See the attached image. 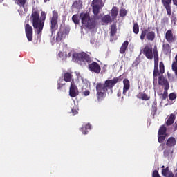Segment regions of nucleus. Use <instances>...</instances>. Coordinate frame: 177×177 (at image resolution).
Here are the masks:
<instances>
[{"instance_id": "nucleus-1", "label": "nucleus", "mask_w": 177, "mask_h": 177, "mask_svg": "<svg viewBox=\"0 0 177 177\" xmlns=\"http://www.w3.org/2000/svg\"><path fill=\"white\" fill-rule=\"evenodd\" d=\"M103 5L102 0H93L91 6L94 14L93 18H91L88 13L80 14V17L84 27H86L89 30H92V28L96 27V25L100 21V17L97 16V15L99 14V10L103 8Z\"/></svg>"}, {"instance_id": "nucleus-2", "label": "nucleus", "mask_w": 177, "mask_h": 177, "mask_svg": "<svg viewBox=\"0 0 177 177\" xmlns=\"http://www.w3.org/2000/svg\"><path fill=\"white\" fill-rule=\"evenodd\" d=\"M143 55L146 56L147 59L152 60L153 55L154 57V70H153V81H157V77L160 74H164L165 70L164 68V64L162 62L160 63V71H158V51L157 50V46H154L153 50L151 44H147L143 50Z\"/></svg>"}, {"instance_id": "nucleus-3", "label": "nucleus", "mask_w": 177, "mask_h": 177, "mask_svg": "<svg viewBox=\"0 0 177 177\" xmlns=\"http://www.w3.org/2000/svg\"><path fill=\"white\" fill-rule=\"evenodd\" d=\"M75 74L76 78L71 82L69 88V95L71 97L78 96V88L84 91V89H89L91 88V82L88 80L84 79L80 72H75Z\"/></svg>"}, {"instance_id": "nucleus-4", "label": "nucleus", "mask_w": 177, "mask_h": 177, "mask_svg": "<svg viewBox=\"0 0 177 177\" xmlns=\"http://www.w3.org/2000/svg\"><path fill=\"white\" fill-rule=\"evenodd\" d=\"M117 82H118V78L115 77L113 80L105 81L104 84L102 83H97L96 86V91L98 100L105 97L106 93L109 89L110 91L108 93L111 95V93H113V86H114Z\"/></svg>"}, {"instance_id": "nucleus-5", "label": "nucleus", "mask_w": 177, "mask_h": 177, "mask_svg": "<svg viewBox=\"0 0 177 177\" xmlns=\"http://www.w3.org/2000/svg\"><path fill=\"white\" fill-rule=\"evenodd\" d=\"M45 19H46V14L45 12L42 11L41 12V17L39 18V12H38V10H33L30 20L32 21V26L37 34H41L42 30H44Z\"/></svg>"}, {"instance_id": "nucleus-6", "label": "nucleus", "mask_w": 177, "mask_h": 177, "mask_svg": "<svg viewBox=\"0 0 177 177\" xmlns=\"http://www.w3.org/2000/svg\"><path fill=\"white\" fill-rule=\"evenodd\" d=\"M72 60L76 62H82L84 63V64L91 62V58L89 57V55L85 53H73Z\"/></svg>"}, {"instance_id": "nucleus-7", "label": "nucleus", "mask_w": 177, "mask_h": 177, "mask_svg": "<svg viewBox=\"0 0 177 177\" xmlns=\"http://www.w3.org/2000/svg\"><path fill=\"white\" fill-rule=\"evenodd\" d=\"M140 38L141 41H143L145 38H146L147 41H154V39L156 38V33L151 31L150 28H148L142 30Z\"/></svg>"}, {"instance_id": "nucleus-8", "label": "nucleus", "mask_w": 177, "mask_h": 177, "mask_svg": "<svg viewBox=\"0 0 177 177\" xmlns=\"http://www.w3.org/2000/svg\"><path fill=\"white\" fill-rule=\"evenodd\" d=\"M67 34H68V31L65 29H60L59 31L57 33L56 38H53L51 40L52 45H55V44L57 42H60V41H63L66 37H67Z\"/></svg>"}, {"instance_id": "nucleus-9", "label": "nucleus", "mask_w": 177, "mask_h": 177, "mask_svg": "<svg viewBox=\"0 0 177 177\" xmlns=\"http://www.w3.org/2000/svg\"><path fill=\"white\" fill-rule=\"evenodd\" d=\"M15 3L18 4L19 8L18 9V12L20 16H24L27 12V0H15Z\"/></svg>"}, {"instance_id": "nucleus-10", "label": "nucleus", "mask_w": 177, "mask_h": 177, "mask_svg": "<svg viewBox=\"0 0 177 177\" xmlns=\"http://www.w3.org/2000/svg\"><path fill=\"white\" fill-rule=\"evenodd\" d=\"M171 3L172 0H162V3L165 8L168 16H171V15H172V10L171 9ZM173 3L177 6V0H173Z\"/></svg>"}, {"instance_id": "nucleus-11", "label": "nucleus", "mask_w": 177, "mask_h": 177, "mask_svg": "<svg viewBox=\"0 0 177 177\" xmlns=\"http://www.w3.org/2000/svg\"><path fill=\"white\" fill-rule=\"evenodd\" d=\"M57 19H59V14H57V12L53 11V17L50 20V28L52 33H53V31H56L57 29Z\"/></svg>"}, {"instance_id": "nucleus-12", "label": "nucleus", "mask_w": 177, "mask_h": 177, "mask_svg": "<svg viewBox=\"0 0 177 177\" xmlns=\"http://www.w3.org/2000/svg\"><path fill=\"white\" fill-rule=\"evenodd\" d=\"M61 45V50L59 51V53L58 54V57L61 60H66L67 59V44H64V43L60 44Z\"/></svg>"}, {"instance_id": "nucleus-13", "label": "nucleus", "mask_w": 177, "mask_h": 177, "mask_svg": "<svg viewBox=\"0 0 177 177\" xmlns=\"http://www.w3.org/2000/svg\"><path fill=\"white\" fill-rule=\"evenodd\" d=\"M165 132H167V128L164 126H162L159 129L158 131V142L159 143H162L165 140Z\"/></svg>"}, {"instance_id": "nucleus-14", "label": "nucleus", "mask_w": 177, "mask_h": 177, "mask_svg": "<svg viewBox=\"0 0 177 177\" xmlns=\"http://www.w3.org/2000/svg\"><path fill=\"white\" fill-rule=\"evenodd\" d=\"M158 84L159 85L165 86V92H167L169 89V83H168V80H167L162 75H160L158 78Z\"/></svg>"}, {"instance_id": "nucleus-15", "label": "nucleus", "mask_w": 177, "mask_h": 177, "mask_svg": "<svg viewBox=\"0 0 177 177\" xmlns=\"http://www.w3.org/2000/svg\"><path fill=\"white\" fill-rule=\"evenodd\" d=\"M25 31L28 41H32V27L29 24H26L25 26Z\"/></svg>"}, {"instance_id": "nucleus-16", "label": "nucleus", "mask_w": 177, "mask_h": 177, "mask_svg": "<svg viewBox=\"0 0 177 177\" xmlns=\"http://www.w3.org/2000/svg\"><path fill=\"white\" fill-rule=\"evenodd\" d=\"M165 39L169 42V44H172L176 39V37L172 32V30H169L165 33Z\"/></svg>"}, {"instance_id": "nucleus-17", "label": "nucleus", "mask_w": 177, "mask_h": 177, "mask_svg": "<svg viewBox=\"0 0 177 177\" xmlns=\"http://www.w3.org/2000/svg\"><path fill=\"white\" fill-rule=\"evenodd\" d=\"M88 68L90 71L97 73V74H99V73H100V66H99L98 64L96 62H93L92 64H89Z\"/></svg>"}, {"instance_id": "nucleus-18", "label": "nucleus", "mask_w": 177, "mask_h": 177, "mask_svg": "<svg viewBox=\"0 0 177 177\" xmlns=\"http://www.w3.org/2000/svg\"><path fill=\"white\" fill-rule=\"evenodd\" d=\"M123 95H127V92H128V91H129V88H131L129 80H128V79H124L123 80Z\"/></svg>"}, {"instance_id": "nucleus-19", "label": "nucleus", "mask_w": 177, "mask_h": 177, "mask_svg": "<svg viewBox=\"0 0 177 177\" xmlns=\"http://www.w3.org/2000/svg\"><path fill=\"white\" fill-rule=\"evenodd\" d=\"M101 23L103 26H107L109 23H111V17L110 15H106L102 17Z\"/></svg>"}, {"instance_id": "nucleus-20", "label": "nucleus", "mask_w": 177, "mask_h": 177, "mask_svg": "<svg viewBox=\"0 0 177 177\" xmlns=\"http://www.w3.org/2000/svg\"><path fill=\"white\" fill-rule=\"evenodd\" d=\"M83 135H86L89 131H91V124L89 123L83 124L82 127L80 129Z\"/></svg>"}, {"instance_id": "nucleus-21", "label": "nucleus", "mask_w": 177, "mask_h": 177, "mask_svg": "<svg viewBox=\"0 0 177 177\" xmlns=\"http://www.w3.org/2000/svg\"><path fill=\"white\" fill-rule=\"evenodd\" d=\"M175 118H176V116H175L174 114L171 113L169 117H167V119L166 120V125H172V124H174V122H175Z\"/></svg>"}, {"instance_id": "nucleus-22", "label": "nucleus", "mask_w": 177, "mask_h": 177, "mask_svg": "<svg viewBox=\"0 0 177 177\" xmlns=\"http://www.w3.org/2000/svg\"><path fill=\"white\" fill-rule=\"evenodd\" d=\"M162 52L165 55H171V46L168 44H163Z\"/></svg>"}, {"instance_id": "nucleus-23", "label": "nucleus", "mask_w": 177, "mask_h": 177, "mask_svg": "<svg viewBox=\"0 0 177 177\" xmlns=\"http://www.w3.org/2000/svg\"><path fill=\"white\" fill-rule=\"evenodd\" d=\"M72 80L73 75H71V73H66L64 75V81H65V82H71Z\"/></svg>"}, {"instance_id": "nucleus-24", "label": "nucleus", "mask_w": 177, "mask_h": 177, "mask_svg": "<svg viewBox=\"0 0 177 177\" xmlns=\"http://www.w3.org/2000/svg\"><path fill=\"white\" fill-rule=\"evenodd\" d=\"M176 145V140H175V138L170 137L167 142V145L169 147L175 146Z\"/></svg>"}, {"instance_id": "nucleus-25", "label": "nucleus", "mask_w": 177, "mask_h": 177, "mask_svg": "<svg viewBox=\"0 0 177 177\" xmlns=\"http://www.w3.org/2000/svg\"><path fill=\"white\" fill-rule=\"evenodd\" d=\"M137 97H138V99H142V100H149V99H150V96L144 93H140L137 95Z\"/></svg>"}, {"instance_id": "nucleus-26", "label": "nucleus", "mask_w": 177, "mask_h": 177, "mask_svg": "<svg viewBox=\"0 0 177 177\" xmlns=\"http://www.w3.org/2000/svg\"><path fill=\"white\" fill-rule=\"evenodd\" d=\"M72 8H75L76 9H81L82 8V1H81V0H77L75 1L72 6Z\"/></svg>"}, {"instance_id": "nucleus-27", "label": "nucleus", "mask_w": 177, "mask_h": 177, "mask_svg": "<svg viewBox=\"0 0 177 177\" xmlns=\"http://www.w3.org/2000/svg\"><path fill=\"white\" fill-rule=\"evenodd\" d=\"M117 15H118V9H117V7H113L111 10V17L113 20L117 17Z\"/></svg>"}, {"instance_id": "nucleus-28", "label": "nucleus", "mask_w": 177, "mask_h": 177, "mask_svg": "<svg viewBox=\"0 0 177 177\" xmlns=\"http://www.w3.org/2000/svg\"><path fill=\"white\" fill-rule=\"evenodd\" d=\"M127 48H128V41H124L120 48V53H125Z\"/></svg>"}, {"instance_id": "nucleus-29", "label": "nucleus", "mask_w": 177, "mask_h": 177, "mask_svg": "<svg viewBox=\"0 0 177 177\" xmlns=\"http://www.w3.org/2000/svg\"><path fill=\"white\" fill-rule=\"evenodd\" d=\"M115 32H117V26L115 24H113L111 26V37H114Z\"/></svg>"}, {"instance_id": "nucleus-30", "label": "nucleus", "mask_w": 177, "mask_h": 177, "mask_svg": "<svg viewBox=\"0 0 177 177\" xmlns=\"http://www.w3.org/2000/svg\"><path fill=\"white\" fill-rule=\"evenodd\" d=\"M64 85H66V83H64V80L63 79H59L57 83V89H62Z\"/></svg>"}, {"instance_id": "nucleus-31", "label": "nucleus", "mask_w": 177, "mask_h": 177, "mask_svg": "<svg viewBox=\"0 0 177 177\" xmlns=\"http://www.w3.org/2000/svg\"><path fill=\"white\" fill-rule=\"evenodd\" d=\"M133 31L134 34H139V25L138 24V23H134Z\"/></svg>"}, {"instance_id": "nucleus-32", "label": "nucleus", "mask_w": 177, "mask_h": 177, "mask_svg": "<svg viewBox=\"0 0 177 177\" xmlns=\"http://www.w3.org/2000/svg\"><path fill=\"white\" fill-rule=\"evenodd\" d=\"M171 172L169 169L168 167H167L166 169H163L162 171V175H163V176H167V175H169V174H171Z\"/></svg>"}, {"instance_id": "nucleus-33", "label": "nucleus", "mask_w": 177, "mask_h": 177, "mask_svg": "<svg viewBox=\"0 0 177 177\" xmlns=\"http://www.w3.org/2000/svg\"><path fill=\"white\" fill-rule=\"evenodd\" d=\"M72 20L73 23H75V24H78V23H80V19H78L77 15H73L72 17Z\"/></svg>"}, {"instance_id": "nucleus-34", "label": "nucleus", "mask_w": 177, "mask_h": 177, "mask_svg": "<svg viewBox=\"0 0 177 177\" xmlns=\"http://www.w3.org/2000/svg\"><path fill=\"white\" fill-rule=\"evenodd\" d=\"M82 95H84V96H89V95L91 94V92L89 91V90H88V88H86V89L82 90Z\"/></svg>"}, {"instance_id": "nucleus-35", "label": "nucleus", "mask_w": 177, "mask_h": 177, "mask_svg": "<svg viewBox=\"0 0 177 177\" xmlns=\"http://www.w3.org/2000/svg\"><path fill=\"white\" fill-rule=\"evenodd\" d=\"M169 97L170 100H175V99H176V95L174 93H171L169 94Z\"/></svg>"}, {"instance_id": "nucleus-36", "label": "nucleus", "mask_w": 177, "mask_h": 177, "mask_svg": "<svg viewBox=\"0 0 177 177\" xmlns=\"http://www.w3.org/2000/svg\"><path fill=\"white\" fill-rule=\"evenodd\" d=\"M120 15L121 17H124V16H127V10L122 9L120 11Z\"/></svg>"}, {"instance_id": "nucleus-37", "label": "nucleus", "mask_w": 177, "mask_h": 177, "mask_svg": "<svg viewBox=\"0 0 177 177\" xmlns=\"http://www.w3.org/2000/svg\"><path fill=\"white\" fill-rule=\"evenodd\" d=\"M72 113H73V115L78 114V108L77 106H75V108H73Z\"/></svg>"}, {"instance_id": "nucleus-38", "label": "nucleus", "mask_w": 177, "mask_h": 177, "mask_svg": "<svg viewBox=\"0 0 177 177\" xmlns=\"http://www.w3.org/2000/svg\"><path fill=\"white\" fill-rule=\"evenodd\" d=\"M152 177H160V174H158V171L157 170H155L153 172Z\"/></svg>"}, {"instance_id": "nucleus-39", "label": "nucleus", "mask_w": 177, "mask_h": 177, "mask_svg": "<svg viewBox=\"0 0 177 177\" xmlns=\"http://www.w3.org/2000/svg\"><path fill=\"white\" fill-rule=\"evenodd\" d=\"M165 177H174V173L171 172L169 173L167 176H165Z\"/></svg>"}, {"instance_id": "nucleus-40", "label": "nucleus", "mask_w": 177, "mask_h": 177, "mask_svg": "<svg viewBox=\"0 0 177 177\" xmlns=\"http://www.w3.org/2000/svg\"><path fill=\"white\" fill-rule=\"evenodd\" d=\"M67 57H70L71 56V51L68 50V48H67Z\"/></svg>"}, {"instance_id": "nucleus-41", "label": "nucleus", "mask_w": 177, "mask_h": 177, "mask_svg": "<svg viewBox=\"0 0 177 177\" xmlns=\"http://www.w3.org/2000/svg\"><path fill=\"white\" fill-rule=\"evenodd\" d=\"M174 127V129L176 130L177 129V120L176 121Z\"/></svg>"}, {"instance_id": "nucleus-42", "label": "nucleus", "mask_w": 177, "mask_h": 177, "mask_svg": "<svg viewBox=\"0 0 177 177\" xmlns=\"http://www.w3.org/2000/svg\"><path fill=\"white\" fill-rule=\"evenodd\" d=\"M164 154L165 156H168V151H164Z\"/></svg>"}, {"instance_id": "nucleus-43", "label": "nucleus", "mask_w": 177, "mask_h": 177, "mask_svg": "<svg viewBox=\"0 0 177 177\" xmlns=\"http://www.w3.org/2000/svg\"><path fill=\"white\" fill-rule=\"evenodd\" d=\"M117 95H118V97H120V96H121V92H118Z\"/></svg>"}, {"instance_id": "nucleus-44", "label": "nucleus", "mask_w": 177, "mask_h": 177, "mask_svg": "<svg viewBox=\"0 0 177 177\" xmlns=\"http://www.w3.org/2000/svg\"><path fill=\"white\" fill-rule=\"evenodd\" d=\"M44 2H48V1H49V0H44Z\"/></svg>"}, {"instance_id": "nucleus-45", "label": "nucleus", "mask_w": 177, "mask_h": 177, "mask_svg": "<svg viewBox=\"0 0 177 177\" xmlns=\"http://www.w3.org/2000/svg\"><path fill=\"white\" fill-rule=\"evenodd\" d=\"M91 44H93V42L92 41H91Z\"/></svg>"}, {"instance_id": "nucleus-46", "label": "nucleus", "mask_w": 177, "mask_h": 177, "mask_svg": "<svg viewBox=\"0 0 177 177\" xmlns=\"http://www.w3.org/2000/svg\"><path fill=\"white\" fill-rule=\"evenodd\" d=\"M162 168H165V166H162Z\"/></svg>"}, {"instance_id": "nucleus-47", "label": "nucleus", "mask_w": 177, "mask_h": 177, "mask_svg": "<svg viewBox=\"0 0 177 177\" xmlns=\"http://www.w3.org/2000/svg\"><path fill=\"white\" fill-rule=\"evenodd\" d=\"M0 2H2V1L0 0Z\"/></svg>"}]
</instances>
